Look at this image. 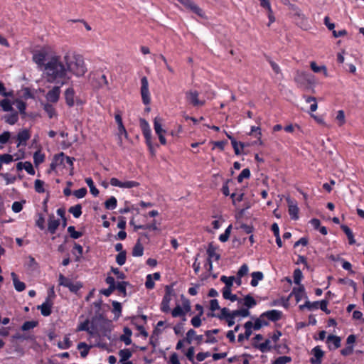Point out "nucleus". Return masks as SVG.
<instances>
[{
  "label": "nucleus",
  "mask_w": 364,
  "mask_h": 364,
  "mask_svg": "<svg viewBox=\"0 0 364 364\" xmlns=\"http://www.w3.org/2000/svg\"><path fill=\"white\" fill-rule=\"evenodd\" d=\"M310 67L314 73H320L323 71L325 76L328 75L326 68L324 65L318 66L314 61H312L310 63Z\"/></svg>",
  "instance_id": "58836bf2"
},
{
  "label": "nucleus",
  "mask_w": 364,
  "mask_h": 364,
  "mask_svg": "<svg viewBox=\"0 0 364 364\" xmlns=\"http://www.w3.org/2000/svg\"><path fill=\"white\" fill-rule=\"evenodd\" d=\"M282 313L278 310H270L261 314V317H265L272 321H277L281 319Z\"/></svg>",
  "instance_id": "dca6fc26"
},
{
  "label": "nucleus",
  "mask_w": 364,
  "mask_h": 364,
  "mask_svg": "<svg viewBox=\"0 0 364 364\" xmlns=\"http://www.w3.org/2000/svg\"><path fill=\"white\" fill-rule=\"evenodd\" d=\"M60 224V220L55 219L53 214L50 215L48 221V231L50 234H55Z\"/></svg>",
  "instance_id": "2eb2a0df"
},
{
  "label": "nucleus",
  "mask_w": 364,
  "mask_h": 364,
  "mask_svg": "<svg viewBox=\"0 0 364 364\" xmlns=\"http://www.w3.org/2000/svg\"><path fill=\"white\" fill-rule=\"evenodd\" d=\"M291 361V358L289 356L284 355L277 358L272 364H287Z\"/></svg>",
  "instance_id": "338daca9"
},
{
  "label": "nucleus",
  "mask_w": 364,
  "mask_h": 364,
  "mask_svg": "<svg viewBox=\"0 0 364 364\" xmlns=\"http://www.w3.org/2000/svg\"><path fill=\"white\" fill-rule=\"evenodd\" d=\"M25 203V200L14 202L11 206L12 210L16 213H20L23 209V205Z\"/></svg>",
  "instance_id": "5fc2aeb1"
},
{
  "label": "nucleus",
  "mask_w": 364,
  "mask_h": 364,
  "mask_svg": "<svg viewBox=\"0 0 364 364\" xmlns=\"http://www.w3.org/2000/svg\"><path fill=\"white\" fill-rule=\"evenodd\" d=\"M146 320V316H142L141 317H135L132 320V323L133 324H136L137 326V328L139 331V333L144 336L146 337L148 336L147 332L145 331L144 328L141 325H138V323L140 321H144Z\"/></svg>",
  "instance_id": "a878e982"
},
{
  "label": "nucleus",
  "mask_w": 364,
  "mask_h": 364,
  "mask_svg": "<svg viewBox=\"0 0 364 364\" xmlns=\"http://www.w3.org/2000/svg\"><path fill=\"white\" fill-rule=\"evenodd\" d=\"M45 160V155L40 151H36L33 154V162L36 166L42 164Z\"/></svg>",
  "instance_id": "864d4df0"
},
{
  "label": "nucleus",
  "mask_w": 364,
  "mask_h": 364,
  "mask_svg": "<svg viewBox=\"0 0 364 364\" xmlns=\"http://www.w3.org/2000/svg\"><path fill=\"white\" fill-rule=\"evenodd\" d=\"M62 85H58L53 87L49 90L46 95V99L48 101L55 103L58 101L60 94V87Z\"/></svg>",
  "instance_id": "f8f14e48"
},
{
  "label": "nucleus",
  "mask_w": 364,
  "mask_h": 364,
  "mask_svg": "<svg viewBox=\"0 0 364 364\" xmlns=\"http://www.w3.org/2000/svg\"><path fill=\"white\" fill-rule=\"evenodd\" d=\"M312 354L314 355V358H311L310 359V362L312 364H321V358L324 355L323 351L321 349L319 346H316L311 350Z\"/></svg>",
  "instance_id": "f3484780"
},
{
  "label": "nucleus",
  "mask_w": 364,
  "mask_h": 364,
  "mask_svg": "<svg viewBox=\"0 0 364 364\" xmlns=\"http://www.w3.org/2000/svg\"><path fill=\"white\" fill-rule=\"evenodd\" d=\"M232 315H233L235 317L237 316H242V317H247L250 316V311L248 309H237L235 311H231Z\"/></svg>",
  "instance_id": "603ef678"
},
{
  "label": "nucleus",
  "mask_w": 364,
  "mask_h": 364,
  "mask_svg": "<svg viewBox=\"0 0 364 364\" xmlns=\"http://www.w3.org/2000/svg\"><path fill=\"white\" fill-rule=\"evenodd\" d=\"M230 314H231V311H230V310L228 309L225 307V308L221 309L220 314L215 315V314H211L210 316H215V317L218 318L220 320H224L227 317H228L230 315Z\"/></svg>",
  "instance_id": "a18cd8bd"
},
{
  "label": "nucleus",
  "mask_w": 364,
  "mask_h": 364,
  "mask_svg": "<svg viewBox=\"0 0 364 364\" xmlns=\"http://www.w3.org/2000/svg\"><path fill=\"white\" fill-rule=\"evenodd\" d=\"M13 338L16 340H27V341H34L35 336L34 335H26V334H20V333H16L13 336Z\"/></svg>",
  "instance_id": "e2e57ef3"
},
{
  "label": "nucleus",
  "mask_w": 364,
  "mask_h": 364,
  "mask_svg": "<svg viewBox=\"0 0 364 364\" xmlns=\"http://www.w3.org/2000/svg\"><path fill=\"white\" fill-rule=\"evenodd\" d=\"M38 323L36 321H25L21 326V330L23 331L32 329L38 326Z\"/></svg>",
  "instance_id": "49530a36"
},
{
  "label": "nucleus",
  "mask_w": 364,
  "mask_h": 364,
  "mask_svg": "<svg viewBox=\"0 0 364 364\" xmlns=\"http://www.w3.org/2000/svg\"><path fill=\"white\" fill-rule=\"evenodd\" d=\"M187 9L191 10L200 17L204 16V14L200 8H199L192 0H178Z\"/></svg>",
  "instance_id": "9b49d317"
},
{
  "label": "nucleus",
  "mask_w": 364,
  "mask_h": 364,
  "mask_svg": "<svg viewBox=\"0 0 364 364\" xmlns=\"http://www.w3.org/2000/svg\"><path fill=\"white\" fill-rule=\"evenodd\" d=\"M235 279V277L234 276H230L228 277L226 276H222L220 277V281L225 284L224 288H232Z\"/></svg>",
  "instance_id": "37998d69"
},
{
  "label": "nucleus",
  "mask_w": 364,
  "mask_h": 364,
  "mask_svg": "<svg viewBox=\"0 0 364 364\" xmlns=\"http://www.w3.org/2000/svg\"><path fill=\"white\" fill-rule=\"evenodd\" d=\"M326 342L328 344L333 343L334 346V349L338 348L341 346V338L337 336L329 335L327 337Z\"/></svg>",
  "instance_id": "c9c22d12"
},
{
  "label": "nucleus",
  "mask_w": 364,
  "mask_h": 364,
  "mask_svg": "<svg viewBox=\"0 0 364 364\" xmlns=\"http://www.w3.org/2000/svg\"><path fill=\"white\" fill-rule=\"evenodd\" d=\"M139 125L151 154L155 155L156 151L151 143V130L148 122L146 119L141 118L139 119Z\"/></svg>",
  "instance_id": "20e7f679"
},
{
  "label": "nucleus",
  "mask_w": 364,
  "mask_h": 364,
  "mask_svg": "<svg viewBox=\"0 0 364 364\" xmlns=\"http://www.w3.org/2000/svg\"><path fill=\"white\" fill-rule=\"evenodd\" d=\"M129 284L128 282H124V281L119 282L116 284L115 290L118 291L119 295H122L123 296H126V295H127L126 288H127V286Z\"/></svg>",
  "instance_id": "473e14b6"
},
{
  "label": "nucleus",
  "mask_w": 364,
  "mask_h": 364,
  "mask_svg": "<svg viewBox=\"0 0 364 364\" xmlns=\"http://www.w3.org/2000/svg\"><path fill=\"white\" fill-rule=\"evenodd\" d=\"M173 317H181L185 316V311L182 309L180 305H177L171 311Z\"/></svg>",
  "instance_id": "0e129e2a"
},
{
  "label": "nucleus",
  "mask_w": 364,
  "mask_h": 364,
  "mask_svg": "<svg viewBox=\"0 0 364 364\" xmlns=\"http://www.w3.org/2000/svg\"><path fill=\"white\" fill-rule=\"evenodd\" d=\"M11 277L13 279L14 288L17 291H22L26 289L25 283L18 280L16 273L12 272Z\"/></svg>",
  "instance_id": "b1692460"
},
{
  "label": "nucleus",
  "mask_w": 364,
  "mask_h": 364,
  "mask_svg": "<svg viewBox=\"0 0 364 364\" xmlns=\"http://www.w3.org/2000/svg\"><path fill=\"white\" fill-rule=\"evenodd\" d=\"M63 62L66 65L67 71H70L77 77L83 76L87 72V68L81 55L67 53L63 57Z\"/></svg>",
  "instance_id": "f03ea898"
},
{
  "label": "nucleus",
  "mask_w": 364,
  "mask_h": 364,
  "mask_svg": "<svg viewBox=\"0 0 364 364\" xmlns=\"http://www.w3.org/2000/svg\"><path fill=\"white\" fill-rule=\"evenodd\" d=\"M289 206V213L291 218V219L296 220L299 218V208L295 202L292 201L291 199H287Z\"/></svg>",
  "instance_id": "6ab92c4d"
},
{
  "label": "nucleus",
  "mask_w": 364,
  "mask_h": 364,
  "mask_svg": "<svg viewBox=\"0 0 364 364\" xmlns=\"http://www.w3.org/2000/svg\"><path fill=\"white\" fill-rule=\"evenodd\" d=\"M44 181L40 179H36L34 183V188L35 191L38 193H42L45 192L44 189Z\"/></svg>",
  "instance_id": "6e6d98bb"
},
{
  "label": "nucleus",
  "mask_w": 364,
  "mask_h": 364,
  "mask_svg": "<svg viewBox=\"0 0 364 364\" xmlns=\"http://www.w3.org/2000/svg\"><path fill=\"white\" fill-rule=\"evenodd\" d=\"M263 318L264 317H261L260 316L259 318H257L255 323H253L252 328L255 330H259L262 326H268L269 322L265 320H262Z\"/></svg>",
  "instance_id": "de8ad7c7"
},
{
  "label": "nucleus",
  "mask_w": 364,
  "mask_h": 364,
  "mask_svg": "<svg viewBox=\"0 0 364 364\" xmlns=\"http://www.w3.org/2000/svg\"><path fill=\"white\" fill-rule=\"evenodd\" d=\"M232 146L233 147L235 154L236 155H240L242 153V150H243L245 144L242 142H238L237 141H234L233 143H232Z\"/></svg>",
  "instance_id": "3c124183"
},
{
  "label": "nucleus",
  "mask_w": 364,
  "mask_h": 364,
  "mask_svg": "<svg viewBox=\"0 0 364 364\" xmlns=\"http://www.w3.org/2000/svg\"><path fill=\"white\" fill-rule=\"evenodd\" d=\"M119 355L120 356V362L127 361L132 355V352L129 349L120 350Z\"/></svg>",
  "instance_id": "09e8293b"
},
{
  "label": "nucleus",
  "mask_w": 364,
  "mask_h": 364,
  "mask_svg": "<svg viewBox=\"0 0 364 364\" xmlns=\"http://www.w3.org/2000/svg\"><path fill=\"white\" fill-rule=\"evenodd\" d=\"M141 95L143 103L144 105H149L151 99L149 91V83L146 77H143L141 79Z\"/></svg>",
  "instance_id": "9d476101"
},
{
  "label": "nucleus",
  "mask_w": 364,
  "mask_h": 364,
  "mask_svg": "<svg viewBox=\"0 0 364 364\" xmlns=\"http://www.w3.org/2000/svg\"><path fill=\"white\" fill-rule=\"evenodd\" d=\"M153 279H154L155 280H159V272H155L153 274V277L151 274H148L146 276V280L145 282V287H146V289H151L154 288V282Z\"/></svg>",
  "instance_id": "393cba45"
},
{
  "label": "nucleus",
  "mask_w": 364,
  "mask_h": 364,
  "mask_svg": "<svg viewBox=\"0 0 364 364\" xmlns=\"http://www.w3.org/2000/svg\"><path fill=\"white\" fill-rule=\"evenodd\" d=\"M0 105L4 112L14 111L11 101L9 99H3L0 102Z\"/></svg>",
  "instance_id": "c03bdc74"
},
{
  "label": "nucleus",
  "mask_w": 364,
  "mask_h": 364,
  "mask_svg": "<svg viewBox=\"0 0 364 364\" xmlns=\"http://www.w3.org/2000/svg\"><path fill=\"white\" fill-rule=\"evenodd\" d=\"M252 277L251 285L256 287L258 284V281L263 279V274L261 272H255L252 273Z\"/></svg>",
  "instance_id": "a19ab883"
},
{
  "label": "nucleus",
  "mask_w": 364,
  "mask_h": 364,
  "mask_svg": "<svg viewBox=\"0 0 364 364\" xmlns=\"http://www.w3.org/2000/svg\"><path fill=\"white\" fill-rule=\"evenodd\" d=\"M199 93L196 90H189L186 92V100L194 107L203 106L205 105V100L198 99Z\"/></svg>",
  "instance_id": "6e6552de"
},
{
  "label": "nucleus",
  "mask_w": 364,
  "mask_h": 364,
  "mask_svg": "<svg viewBox=\"0 0 364 364\" xmlns=\"http://www.w3.org/2000/svg\"><path fill=\"white\" fill-rule=\"evenodd\" d=\"M72 345V342L68 336H65L63 341H60L58 343V346L60 349H68Z\"/></svg>",
  "instance_id": "8fccbe9b"
},
{
  "label": "nucleus",
  "mask_w": 364,
  "mask_h": 364,
  "mask_svg": "<svg viewBox=\"0 0 364 364\" xmlns=\"http://www.w3.org/2000/svg\"><path fill=\"white\" fill-rule=\"evenodd\" d=\"M305 99H306V102L307 103H311V106H310V111L311 112H315L316 109H317V107H318V105H317V102H316V98L315 97H304Z\"/></svg>",
  "instance_id": "4d7b16f0"
},
{
  "label": "nucleus",
  "mask_w": 364,
  "mask_h": 364,
  "mask_svg": "<svg viewBox=\"0 0 364 364\" xmlns=\"http://www.w3.org/2000/svg\"><path fill=\"white\" fill-rule=\"evenodd\" d=\"M89 323H90V322H89L88 319L85 320L82 323H80V325H78V326L77 328V331H86L89 334L92 335L93 331H92V330H90V328L89 327Z\"/></svg>",
  "instance_id": "e433bc0d"
},
{
  "label": "nucleus",
  "mask_w": 364,
  "mask_h": 364,
  "mask_svg": "<svg viewBox=\"0 0 364 364\" xmlns=\"http://www.w3.org/2000/svg\"><path fill=\"white\" fill-rule=\"evenodd\" d=\"M232 230V225H230L225 230V232L220 235L219 240L222 242H225L228 240Z\"/></svg>",
  "instance_id": "69168bd1"
},
{
  "label": "nucleus",
  "mask_w": 364,
  "mask_h": 364,
  "mask_svg": "<svg viewBox=\"0 0 364 364\" xmlns=\"http://www.w3.org/2000/svg\"><path fill=\"white\" fill-rule=\"evenodd\" d=\"M18 120V112L14 111L9 114H6L5 116V121L6 123L11 124V125H14L15 124Z\"/></svg>",
  "instance_id": "72a5a7b5"
},
{
  "label": "nucleus",
  "mask_w": 364,
  "mask_h": 364,
  "mask_svg": "<svg viewBox=\"0 0 364 364\" xmlns=\"http://www.w3.org/2000/svg\"><path fill=\"white\" fill-rule=\"evenodd\" d=\"M253 323L252 321H247L245 325L244 328H245V331H244L245 333H240L238 335L237 341L240 343H242L245 339L248 340L250 336L252 335Z\"/></svg>",
  "instance_id": "4468645a"
},
{
  "label": "nucleus",
  "mask_w": 364,
  "mask_h": 364,
  "mask_svg": "<svg viewBox=\"0 0 364 364\" xmlns=\"http://www.w3.org/2000/svg\"><path fill=\"white\" fill-rule=\"evenodd\" d=\"M82 205L81 204H77L73 206H71L68 209V212L71 213L74 218H78L82 215Z\"/></svg>",
  "instance_id": "7c9ffc66"
},
{
  "label": "nucleus",
  "mask_w": 364,
  "mask_h": 364,
  "mask_svg": "<svg viewBox=\"0 0 364 364\" xmlns=\"http://www.w3.org/2000/svg\"><path fill=\"white\" fill-rule=\"evenodd\" d=\"M320 306V301H314L311 302L309 300H306L304 304L299 306V309L303 311L305 308L308 309L309 311L317 309Z\"/></svg>",
  "instance_id": "c85d7f7f"
},
{
  "label": "nucleus",
  "mask_w": 364,
  "mask_h": 364,
  "mask_svg": "<svg viewBox=\"0 0 364 364\" xmlns=\"http://www.w3.org/2000/svg\"><path fill=\"white\" fill-rule=\"evenodd\" d=\"M75 90L73 87H68L65 91V103L69 107H72L75 105Z\"/></svg>",
  "instance_id": "a211bd4d"
},
{
  "label": "nucleus",
  "mask_w": 364,
  "mask_h": 364,
  "mask_svg": "<svg viewBox=\"0 0 364 364\" xmlns=\"http://www.w3.org/2000/svg\"><path fill=\"white\" fill-rule=\"evenodd\" d=\"M68 232L73 239H78L82 235L81 232L75 230V228L74 226H69L68 228Z\"/></svg>",
  "instance_id": "bf43d9fd"
},
{
  "label": "nucleus",
  "mask_w": 364,
  "mask_h": 364,
  "mask_svg": "<svg viewBox=\"0 0 364 364\" xmlns=\"http://www.w3.org/2000/svg\"><path fill=\"white\" fill-rule=\"evenodd\" d=\"M65 154L60 152V154H55L53 159L50 165L51 170H55L58 166L64 163Z\"/></svg>",
  "instance_id": "4be33fe9"
},
{
  "label": "nucleus",
  "mask_w": 364,
  "mask_h": 364,
  "mask_svg": "<svg viewBox=\"0 0 364 364\" xmlns=\"http://www.w3.org/2000/svg\"><path fill=\"white\" fill-rule=\"evenodd\" d=\"M166 294L162 301V310L164 312L170 311L169 302L171 300L172 296L174 294V291L172 285H166L165 287Z\"/></svg>",
  "instance_id": "1a4fd4ad"
},
{
  "label": "nucleus",
  "mask_w": 364,
  "mask_h": 364,
  "mask_svg": "<svg viewBox=\"0 0 364 364\" xmlns=\"http://www.w3.org/2000/svg\"><path fill=\"white\" fill-rule=\"evenodd\" d=\"M117 205V200L115 197L111 196L105 203V208L107 210H114Z\"/></svg>",
  "instance_id": "4c0bfd02"
},
{
  "label": "nucleus",
  "mask_w": 364,
  "mask_h": 364,
  "mask_svg": "<svg viewBox=\"0 0 364 364\" xmlns=\"http://www.w3.org/2000/svg\"><path fill=\"white\" fill-rule=\"evenodd\" d=\"M77 348L79 350L82 349L80 351V355L82 358H85L87 355L88 353H89V350L90 349V346H89L87 344H86L84 342H81V343H78Z\"/></svg>",
  "instance_id": "79ce46f5"
},
{
  "label": "nucleus",
  "mask_w": 364,
  "mask_h": 364,
  "mask_svg": "<svg viewBox=\"0 0 364 364\" xmlns=\"http://www.w3.org/2000/svg\"><path fill=\"white\" fill-rule=\"evenodd\" d=\"M127 259V252H121L116 256V262L119 265L122 266L125 264Z\"/></svg>",
  "instance_id": "052dcab7"
},
{
  "label": "nucleus",
  "mask_w": 364,
  "mask_h": 364,
  "mask_svg": "<svg viewBox=\"0 0 364 364\" xmlns=\"http://www.w3.org/2000/svg\"><path fill=\"white\" fill-rule=\"evenodd\" d=\"M182 300V309L185 311V314L191 311V306L190 301L185 298L183 295L181 296Z\"/></svg>",
  "instance_id": "680f3d73"
},
{
  "label": "nucleus",
  "mask_w": 364,
  "mask_h": 364,
  "mask_svg": "<svg viewBox=\"0 0 364 364\" xmlns=\"http://www.w3.org/2000/svg\"><path fill=\"white\" fill-rule=\"evenodd\" d=\"M303 277L301 271L299 269H296L294 272V282L296 284L301 285V280Z\"/></svg>",
  "instance_id": "774afa93"
},
{
  "label": "nucleus",
  "mask_w": 364,
  "mask_h": 364,
  "mask_svg": "<svg viewBox=\"0 0 364 364\" xmlns=\"http://www.w3.org/2000/svg\"><path fill=\"white\" fill-rule=\"evenodd\" d=\"M294 81L298 87L304 90H310L315 84L314 76L307 72L297 71L294 77Z\"/></svg>",
  "instance_id": "7ed1b4c3"
},
{
  "label": "nucleus",
  "mask_w": 364,
  "mask_h": 364,
  "mask_svg": "<svg viewBox=\"0 0 364 364\" xmlns=\"http://www.w3.org/2000/svg\"><path fill=\"white\" fill-rule=\"evenodd\" d=\"M60 56H53L46 63L44 73L46 81L50 83L63 85L70 79L68 76L66 65Z\"/></svg>",
  "instance_id": "f257e3e1"
},
{
  "label": "nucleus",
  "mask_w": 364,
  "mask_h": 364,
  "mask_svg": "<svg viewBox=\"0 0 364 364\" xmlns=\"http://www.w3.org/2000/svg\"><path fill=\"white\" fill-rule=\"evenodd\" d=\"M203 338V336L202 335H196V333L193 329H190L186 333V337L185 338V340L188 344H191L193 339L197 341L199 343L202 341Z\"/></svg>",
  "instance_id": "aec40b11"
},
{
  "label": "nucleus",
  "mask_w": 364,
  "mask_h": 364,
  "mask_svg": "<svg viewBox=\"0 0 364 364\" xmlns=\"http://www.w3.org/2000/svg\"><path fill=\"white\" fill-rule=\"evenodd\" d=\"M270 343L271 341L269 339H266L264 343H262L260 344L254 343L253 346L256 348H258L261 352L265 353L271 350V349L272 348V346L270 345Z\"/></svg>",
  "instance_id": "cd10ccee"
},
{
  "label": "nucleus",
  "mask_w": 364,
  "mask_h": 364,
  "mask_svg": "<svg viewBox=\"0 0 364 364\" xmlns=\"http://www.w3.org/2000/svg\"><path fill=\"white\" fill-rule=\"evenodd\" d=\"M255 299L250 294L247 295L244 298V305L247 308H252L256 305Z\"/></svg>",
  "instance_id": "13d9d810"
},
{
  "label": "nucleus",
  "mask_w": 364,
  "mask_h": 364,
  "mask_svg": "<svg viewBox=\"0 0 364 364\" xmlns=\"http://www.w3.org/2000/svg\"><path fill=\"white\" fill-rule=\"evenodd\" d=\"M55 296L53 288L50 289V294L48 296L46 299L45 302H43L41 306H38V309L41 310V314L44 316H48L52 313V307H53V301L50 299V296Z\"/></svg>",
  "instance_id": "0eeeda50"
},
{
  "label": "nucleus",
  "mask_w": 364,
  "mask_h": 364,
  "mask_svg": "<svg viewBox=\"0 0 364 364\" xmlns=\"http://www.w3.org/2000/svg\"><path fill=\"white\" fill-rule=\"evenodd\" d=\"M292 295L295 296L296 301L299 302L303 298L307 299V295L305 292L304 285H300L299 287H294L291 293L289 294V298Z\"/></svg>",
  "instance_id": "ddd939ff"
},
{
  "label": "nucleus",
  "mask_w": 364,
  "mask_h": 364,
  "mask_svg": "<svg viewBox=\"0 0 364 364\" xmlns=\"http://www.w3.org/2000/svg\"><path fill=\"white\" fill-rule=\"evenodd\" d=\"M124 334L120 336V340L123 341L125 345L129 346L132 343L131 336L132 331L129 327H124L123 329Z\"/></svg>",
  "instance_id": "5701e85b"
},
{
  "label": "nucleus",
  "mask_w": 364,
  "mask_h": 364,
  "mask_svg": "<svg viewBox=\"0 0 364 364\" xmlns=\"http://www.w3.org/2000/svg\"><path fill=\"white\" fill-rule=\"evenodd\" d=\"M59 284L69 289L70 291L77 294L78 291L82 287L80 282L73 283L72 280L63 274H60L58 277Z\"/></svg>",
  "instance_id": "39448f33"
},
{
  "label": "nucleus",
  "mask_w": 364,
  "mask_h": 364,
  "mask_svg": "<svg viewBox=\"0 0 364 364\" xmlns=\"http://www.w3.org/2000/svg\"><path fill=\"white\" fill-rule=\"evenodd\" d=\"M341 228L342 229V230L345 232V234L346 235L348 239V242L350 245H353L355 243V240L354 239V235L353 234V232L351 231V230L346 225H341Z\"/></svg>",
  "instance_id": "2f4dec72"
},
{
  "label": "nucleus",
  "mask_w": 364,
  "mask_h": 364,
  "mask_svg": "<svg viewBox=\"0 0 364 364\" xmlns=\"http://www.w3.org/2000/svg\"><path fill=\"white\" fill-rule=\"evenodd\" d=\"M33 60L38 65L42 66L46 65V53L44 52H38L33 54Z\"/></svg>",
  "instance_id": "bb28decb"
},
{
  "label": "nucleus",
  "mask_w": 364,
  "mask_h": 364,
  "mask_svg": "<svg viewBox=\"0 0 364 364\" xmlns=\"http://www.w3.org/2000/svg\"><path fill=\"white\" fill-rule=\"evenodd\" d=\"M144 254V247L141 243L138 241L132 249V255L134 257H141Z\"/></svg>",
  "instance_id": "f704fd0d"
},
{
  "label": "nucleus",
  "mask_w": 364,
  "mask_h": 364,
  "mask_svg": "<svg viewBox=\"0 0 364 364\" xmlns=\"http://www.w3.org/2000/svg\"><path fill=\"white\" fill-rule=\"evenodd\" d=\"M43 109L47 113L50 119L53 118L54 116L56 115L55 109L51 104H45L43 106Z\"/></svg>",
  "instance_id": "ea45409f"
},
{
  "label": "nucleus",
  "mask_w": 364,
  "mask_h": 364,
  "mask_svg": "<svg viewBox=\"0 0 364 364\" xmlns=\"http://www.w3.org/2000/svg\"><path fill=\"white\" fill-rule=\"evenodd\" d=\"M290 9L294 12V16L297 21V24L303 29L306 30L308 28L307 18L302 13L301 9L294 4L290 5Z\"/></svg>",
  "instance_id": "423d86ee"
},
{
  "label": "nucleus",
  "mask_w": 364,
  "mask_h": 364,
  "mask_svg": "<svg viewBox=\"0 0 364 364\" xmlns=\"http://www.w3.org/2000/svg\"><path fill=\"white\" fill-rule=\"evenodd\" d=\"M216 247L210 242L208 245V247L207 249V254L208 255V258H215L216 261L219 260L220 258V255L216 253Z\"/></svg>",
  "instance_id": "c756f323"
},
{
  "label": "nucleus",
  "mask_w": 364,
  "mask_h": 364,
  "mask_svg": "<svg viewBox=\"0 0 364 364\" xmlns=\"http://www.w3.org/2000/svg\"><path fill=\"white\" fill-rule=\"evenodd\" d=\"M31 134L28 129H23L20 131L17 134V146L21 144H26V141L30 139Z\"/></svg>",
  "instance_id": "412c9836"
}]
</instances>
